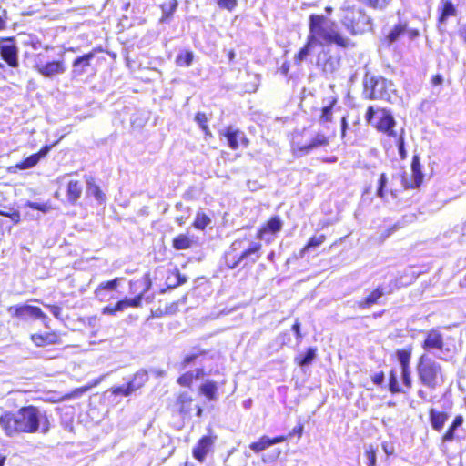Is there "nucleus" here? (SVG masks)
<instances>
[{
    "label": "nucleus",
    "mask_w": 466,
    "mask_h": 466,
    "mask_svg": "<svg viewBox=\"0 0 466 466\" xmlns=\"http://www.w3.org/2000/svg\"><path fill=\"white\" fill-rule=\"evenodd\" d=\"M220 134L227 138L228 147L233 150H237L240 146L247 147L249 144L245 133L234 127H226Z\"/></svg>",
    "instance_id": "nucleus-10"
},
{
    "label": "nucleus",
    "mask_w": 466,
    "mask_h": 466,
    "mask_svg": "<svg viewBox=\"0 0 466 466\" xmlns=\"http://www.w3.org/2000/svg\"><path fill=\"white\" fill-rule=\"evenodd\" d=\"M292 331L296 335L298 343H300L301 339H302V334L300 332V323H299V321L298 319L295 321V323L292 326Z\"/></svg>",
    "instance_id": "nucleus-57"
},
{
    "label": "nucleus",
    "mask_w": 466,
    "mask_h": 466,
    "mask_svg": "<svg viewBox=\"0 0 466 466\" xmlns=\"http://www.w3.org/2000/svg\"><path fill=\"white\" fill-rule=\"evenodd\" d=\"M400 377L402 384L408 390L412 387V378L410 368L400 369Z\"/></svg>",
    "instance_id": "nucleus-46"
},
{
    "label": "nucleus",
    "mask_w": 466,
    "mask_h": 466,
    "mask_svg": "<svg viewBox=\"0 0 466 466\" xmlns=\"http://www.w3.org/2000/svg\"><path fill=\"white\" fill-rule=\"evenodd\" d=\"M330 44H336L342 48H348L351 46L350 40L336 29L335 23L323 15H310L307 41L295 55L294 63L299 66L304 62L317 46Z\"/></svg>",
    "instance_id": "nucleus-1"
},
{
    "label": "nucleus",
    "mask_w": 466,
    "mask_h": 466,
    "mask_svg": "<svg viewBox=\"0 0 466 466\" xmlns=\"http://www.w3.org/2000/svg\"><path fill=\"white\" fill-rule=\"evenodd\" d=\"M193 244L194 240L187 234H179L172 241V246L176 250L188 249Z\"/></svg>",
    "instance_id": "nucleus-34"
},
{
    "label": "nucleus",
    "mask_w": 466,
    "mask_h": 466,
    "mask_svg": "<svg viewBox=\"0 0 466 466\" xmlns=\"http://www.w3.org/2000/svg\"><path fill=\"white\" fill-rule=\"evenodd\" d=\"M0 215L9 218L14 223H18L20 221V213L18 211H14L12 213L0 211Z\"/></svg>",
    "instance_id": "nucleus-56"
},
{
    "label": "nucleus",
    "mask_w": 466,
    "mask_h": 466,
    "mask_svg": "<svg viewBox=\"0 0 466 466\" xmlns=\"http://www.w3.org/2000/svg\"><path fill=\"white\" fill-rule=\"evenodd\" d=\"M1 58L11 67L16 68L19 66L18 47L14 38H5L0 41Z\"/></svg>",
    "instance_id": "nucleus-9"
},
{
    "label": "nucleus",
    "mask_w": 466,
    "mask_h": 466,
    "mask_svg": "<svg viewBox=\"0 0 466 466\" xmlns=\"http://www.w3.org/2000/svg\"><path fill=\"white\" fill-rule=\"evenodd\" d=\"M407 30V22L400 20L399 23L390 31L387 39L390 44L396 42Z\"/></svg>",
    "instance_id": "nucleus-37"
},
{
    "label": "nucleus",
    "mask_w": 466,
    "mask_h": 466,
    "mask_svg": "<svg viewBox=\"0 0 466 466\" xmlns=\"http://www.w3.org/2000/svg\"><path fill=\"white\" fill-rule=\"evenodd\" d=\"M464 419L461 415H457L448 430L442 436V442H451L456 438V431L463 424Z\"/></svg>",
    "instance_id": "nucleus-31"
},
{
    "label": "nucleus",
    "mask_w": 466,
    "mask_h": 466,
    "mask_svg": "<svg viewBox=\"0 0 466 466\" xmlns=\"http://www.w3.org/2000/svg\"><path fill=\"white\" fill-rule=\"evenodd\" d=\"M194 379H193V373L190 372V370L183 373L182 375H180L178 378H177V383L180 385V386H183V387H191L192 385V382H193Z\"/></svg>",
    "instance_id": "nucleus-48"
},
{
    "label": "nucleus",
    "mask_w": 466,
    "mask_h": 466,
    "mask_svg": "<svg viewBox=\"0 0 466 466\" xmlns=\"http://www.w3.org/2000/svg\"><path fill=\"white\" fill-rule=\"evenodd\" d=\"M340 23L351 35L362 34L371 28L370 17L360 7H345L340 11Z\"/></svg>",
    "instance_id": "nucleus-5"
},
{
    "label": "nucleus",
    "mask_w": 466,
    "mask_h": 466,
    "mask_svg": "<svg viewBox=\"0 0 466 466\" xmlns=\"http://www.w3.org/2000/svg\"><path fill=\"white\" fill-rule=\"evenodd\" d=\"M211 223V218L204 212L198 211L196 215L193 226L197 229L204 230Z\"/></svg>",
    "instance_id": "nucleus-40"
},
{
    "label": "nucleus",
    "mask_w": 466,
    "mask_h": 466,
    "mask_svg": "<svg viewBox=\"0 0 466 466\" xmlns=\"http://www.w3.org/2000/svg\"><path fill=\"white\" fill-rule=\"evenodd\" d=\"M86 185H87V190L88 192L95 197V198L99 201L103 202L106 198L105 194L101 191L99 186H97L95 182L93 177H88L86 178Z\"/></svg>",
    "instance_id": "nucleus-38"
},
{
    "label": "nucleus",
    "mask_w": 466,
    "mask_h": 466,
    "mask_svg": "<svg viewBox=\"0 0 466 466\" xmlns=\"http://www.w3.org/2000/svg\"><path fill=\"white\" fill-rule=\"evenodd\" d=\"M365 456L367 458V466H376L377 457L376 450L372 445H369L365 450Z\"/></svg>",
    "instance_id": "nucleus-47"
},
{
    "label": "nucleus",
    "mask_w": 466,
    "mask_h": 466,
    "mask_svg": "<svg viewBox=\"0 0 466 466\" xmlns=\"http://www.w3.org/2000/svg\"><path fill=\"white\" fill-rule=\"evenodd\" d=\"M384 373L382 371L376 373L372 376V382L376 385H382L384 382Z\"/></svg>",
    "instance_id": "nucleus-58"
},
{
    "label": "nucleus",
    "mask_w": 466,
    "mask_h": 466,
    "mask_svg": "<svg viewBox=\"0 0 466 466\" xmlns=\"http://www.w3.org/2000/svg\"><path fill=\"white\" fill-rule=\"evenodd\" d=\"M396 357L400 365V369L410 368V357H411L410 350H399L396 352Z\"/></svg>",
    "instance_id": "nucleus-41"
},
{
    "label": "nucleus",
    "mask_w": 466,
    "mask_h": 466,
    "mask_svg": "<svg viewBox=\"0 0 466 466\" xmlns=\"http://www.w3.org/2000/svg\"><path fill=\"white\" fill-rule=\"evenodd\" d=\"M199 391L210 401L218 400V385L213 380H207L204 381L199 387Z\"/></svg>",
    "instance_id": "nucleus-27"
},
{
    "label": "nucleus",
    "mask_w": 466,
    "mask_h": 466,
    "mask_svg": "<svg viewBox=\"0 0 466 466\" xmlns=\"http://www.w3.org/2000/svg\"><path fill=\"white\" fill-rule=\"evenodd\" d=\"M206 352L199 349H194L192 352L186 354L180 363V369L186 370L190 365H201L202 359L205 357Z\"/></svg>",
    "instance_id": "nucleus-23"
},
{
    "label": "nucleus",
    "mask_w": 466,
    "mask_h": 466,
    "mask_svg": "<svg viewBox=\"0 0 466 466\" xmlns=\"http://www.w3.org/2000/svg\"><path fill=\"white\" fill-rule=\"evenodd\" d=\"M393 84L380 76L366 73L363 78V94L370 100L390 101Z\"/></svg>",
    "instance_id": "nucleus-6"
},
{
    "label": "nucleus",
    "mask_w": 466,
    "mask_h": 466,
    "mask_svg": "<svg viewBox=\"0 0 466 466\" xmlns=\"http://www.w3.org/2000/svg\"><path fill=\"white\" fill-rule=\"evenodd\" d=\"M325 236L324 235H319L318 237L314 236L312 237L309 242L307 243V245L301 249L300 251V257L303 258L305 253L311 248H316V247H319L320 246L324 240H325Z\"/></svg>",
    "instance_id": "nucleus-42"
},
{
    "label": "nucleus",
    "mask_w": 466,
    "mask_h": 466,
    "mask_svg": "<svg viewBox=\"0 0 466 466\" xmlns=\"http://www.w3.org/2000/svg\"><path fill=\"white\" fill-rule=\"evenodd\" d=\"M444 342L442 335L434 329L430 330L427 333L426 339L423 342V349L426 351H432L433 350H441L443 349Z\"/></svg>",
    "instance_id": "nucleus-18"
},
{
    "label": "nucleus",
    "mask_w": 466,
    "mask_h": 466,
    "mask_svg": "<svg viewBox=\"0 0 466 466\" xmlns=\"http://www.w3.org/2000/svg\"><path fill=\"white\" fill-rule=\"evenodd\" d=\"M377 119L375 127L379 131L384 132L389 137H397V133L393 130L396 122L390 111L381 110L378 113Z\"/></svg>",
    "instance_id": "nucleus-11"
},
{
    "label": "nucleus",
    "mask_w": 466,
    "mask_h": 466,
    "mask_svg": "<svg viewBox=\"0 0 466 466\" xmlns=\"http://www.w3.org/2000/svg\"><path fill=\"white\" fill-rule=\"evenodd\" d=\"M262 244L250 234L236 238L224 253V263L228 269L255 264L261 257Z\"/></svg>",
    "instance_id": "nucleus-3"
},
{
    "label": "nucleus",
    "mask_w": 466,
    "mask_h": 466,
    "mask_svg": "<svg viewBox=\"0 0 466 466\" xmlns=\"http://www.w3.org/2000/svg\"><path fill=\"white\" fill-rule=\"evenodd\" d=\"M31 339L35 346L45 347L57 344L59 342V336L55 332H46L45 334H33Z\"/></svg>",
    "instance_id": "nucleus-21"
},
{
    "label": "nucleus",
    "mask_w": 466,
    "mask_h": 466,
    "mask_svg": "<svg viewBox=\"0 0 466 466\" xmlns=\"http://www.w3.org/2000/svg\"><path fill=\"white\" fill-rule=\"evenodd\" d=\"M134 392L133 390L130 389L129 383L127 385L117 386L115 388H112V393L114 395H123V396H129Z\"/></svg>",
    "instance_id": "nucleus-49"
},
{
    "label": "nucleus",
    "mask_w": 466,
    "mask_h": 466,
    "mask_svg": "<svg viewBox=\"0 0 466 466\" xmlns=\"http://www.w3.org/2000/svg\"><path fill=\"white\" fill-rule=\"evenodd\" d=\"M285 440L286 437L284 436H277L274 438L263 436L258 441L252 442L249 448L255 452H260L274 444L283 442Z\"/></svg>",
    "instance_id": "nucleus-20"
},
{
    "label": "nucleus",
    "mask_w": 466,
    "mask_h": 466,
    "mask_svg": "<svg viewBox=\"0 0 466 466\" xmlns=\"http://www.w3.org/2000/svg\"><path fill=\"white\" fill-rule=\"evenodd\" d=\"M7 311L12 316L19 319H24L26 316L41 319L46 318V315L42 311L40 308L31 305L11 306L8 308Z\"/></svg>",
    "instance_id": "nucleus-12"
},
{
    "label": "nucleus",
    "mask_w": 466,
    "mask_h": 466,
    "mask_svg": "<svg viewBox=\"0 0 466 466\" xmlns=\"http://www.w3.org/2000/svg\"><path fill=\"white\" fill-rule=\"evenodd\" d=\"M397 146H398V152H399L400 157L401 159H405L407 157V151L405 149V142H404V137H402V135H400L399 137Z\"/></svg>",
    "instance_id": "nucleus-53"
},
{
    "label": "nucleus",
    "mask_w": 466,
    "mask_h": 466,
    "mask_svg": "<svg viewBox=\"0 0 466 466\" xmlns=\"http://www.w3.org/2000/svg\"><path fill=\"white\" fill-rule=\"evenodd\" d=\"M417 374L420 383L430 390H435L445 382L441 365L426 354L421 355L419 360Z\"/></svg>",
    "instance_id": "nucleus-4"
},
{
    "label": "nucleus",
    "mask_w": 466,
    "mask_h": 466,
    "mask_svg": "<svg viewBox=\"0 0 466 466\" xmlns=\"http://www.w3.org/2000/svg\"><path fill=\"white\" fill-rule=\"evenodd\" d=\"M393 289L390 285H379L373 291H371L363 299L357 302L359 309H365L370 308L372 305L378 303L379 299L385 294L391 293Z\"/></svg>",
    "instance_id": "nucleus-13"
},
{
    "label": "nucleus",
    "mask_w": 466,
    "mask_h": 466,
    "mask_svg": "<svg viewBox=\"0 0 466 466\" xmlns=\"http://www.w3.org/2000/svg\"><path fill=\"white\" fill-rule=\"evenodd\" d=\"M147 380V371L146 370L141 369L135 373L133 379L128 383L130 385V389L136 391L138 389H140Z\"/></svg>",
    "instance_id": "nucleus-36"
},
{
    "label": "nucleus",
    "mask_w": 466,
    "mask_h": 466,
    "mask_svg": "<svg viewBox=\"0 0 466 466\" xmlns=\"http://www.w3.org/2000/svg\"><path fill=\"white\" fill-rule=\"evenodd\" d=\"M211 446V440L209 437H203L198 442V445L193 449V456L199 461H203Z\"/></svg>",
    "instance_id": "nucleus-28"
},
{
    "label": "nucleus",
    "mask_w": 466,
    "mask_h": 466,
    "mask_svg": "<svg viewBox=\"0 0 466 466\" xmlns=\"http://www.w3.org/2000/svg\"><path fill=\"white\" fill-rule=\"evenodd\" d=\"M283 227V221L279 216L272 217L257 233V238L259 240L267 239V235H275L279 232Z\"/></svg>",
    "instance_id": "nucleus-17"
},
{
    "label": "nucleus",
    "mask_w": 466,
    "mask_h": 466,
    "mask_svg": "<svg viewBox=\"0 0 466 466\" xmlns=\"http://www.w3.org/2000/svg\"><path fill=\"white\" fill-rule=\"evenodd\" d=\"M0 426L7 436L19 433H46L50 424L47 416L35 406L22 407L15 412L5 411L0 416Z\"/></svg>",
    "instance_id": "nucleus-2"
},
{
    "label": "nucleus",
    "mask_w": 466,
    "mask_h": 466,
    "mask_svg": "<svg viewBox=\"0 0 466 466\" xmlns=\"http://www.w3.org/2000/svg\"><path fill=\"white\" fill-rule=\"evenodd\" d=\"M385 187H383V186L378 185L377 191H376V195H377V197H378V198H380V199H384V198H385Z\"/></svg>",
    "instance_id": "nucleus-63"
},
{
    "label": "nucleus",
    "mask_w": 466,
    "mask_h": 466,
    "mask_svg": "<svg viewBox=\"0 0 466 466\" xmlns=\"http://www.w3.org/2000/svg\"><path fill=\"white\" fill-rule=\"evenodd\" d=\"M34 69L46 78H54L63 75L66 71L64 60L45 61L44 55L39 53L35 56Z\"/></svg>",
    "instance_id": "nucleus-7"
},
{
    "label": "nucleus",
    "mask_w": 466,
    "mask_h": 466,
    "mask_svg": "<svg viewBox=\"0 0 466 466\" xmlns=\"http://www.w3.org/2000/svg\"><path fill=\"white\" fill-rule=\"evenodd\" d=\"M50 313L56 319H60L62 309L56 305L48 306Z\"/></svg>",
    "instance_id": "nucleus-60"
},
{
    "label": "nucleus",
    "mask_w": 466,
    "mask_h": 466,
    "mask_svg": "<svg viewBox=\"0 0 466 466\" xmlns=\"http://www.w3.org/2000/svg\"><path fill=\"white\" fill-rule=\"evenodd\" d=\"M82 184L76 180H70L67 185V199L70 203L75 204L81 197Z\"/></svg>",
    "instance_id": "nucleus-32"
},
{
    "label": "nucleus",
    "mask_w": 466,
    "mask_h": 466,
    "mask_svg": "<svg viewBox=\"0 0 466 466\" xmlns=\"http://www.w3.org/2000/svg\"><path fill=\"white\" fill-rule=\"evenodd\" d=\"M195 121L199 125L201 129L204 130L206 134H209V130L207 126L208 118L205 113H197V115L195 116Z\"/></svg>",
    "instance_id": "nucleus-50"
},
{
    "label": "nucleus",
    "mask_w": 466,
    "mask_h": 466,
    "mask_svg": "<svg viewBox=\"0 0 466 466\" xmlns=\"http://www.w3.org/2000/svg\"><path fill=\"white\" fill-rule=\"evenodd\" d=\"M329 145V138L323 133L318 132L309 144H305L299 147V150L305 154L309 153L311 150L327 147Z\"/></svg>",
    "instance_id": "nucleus-22"
},
{
    "label": "nucleus",
    "mask_w": 466,
    "mask_h": 466,
    "mask_svg": "<svg viewBox=\"0 0 466 466\" xmlns=\"http://www.w3.org/2000/svg\"><path fill=\"white\" fill-rule=\"evenodd\" d=\"M50 149H51L50 146H45L44 147H42L40 149V151L38 153H35V155H37V157H39V160H40L42 157H46L48 154Z\"/></svg>",
    "instance_id": "nucleus-61"
},
{
    "label": "nucleus",
    "mask_w": 466,
    "mask_h": 466,
    "mask_svg": "<svg viewBox=\"0 0 466 466\" xmlns=\"http://www.w3.org/2000/svg\"><path fill=\"white\" fill-rule=\"evenodd\" d=\"M26 206L33 209L39 210L43 213H47L51 209L50 205H48L47 203H37V202L28 201L26 203Z\"/></svg>",
    "instance_id": "nucleus-52"
},
{
    "label": "nucleus",
    "mask_w": 466,
    "mask_h": 466,
    "mask_svg": "<svg viewBox=\"0 0 466 466\" xmlns=\"http://www.w3.org/2000/svg\"><path fill=\"white\" fill-rule=\"evenodd\" d=\"M129 285L131 292H136L138 289H142V290L137 295L141 296L142 300L144 294L150 289L152 281L149 274L147 273L140 279L130 281Z\"/></svg>",
    "instance_id": "nucleus-25"
},
{
    "label": "nucleus",
    "mask_w": 466,
    "mask_h": 466,
    "mask_svg": "<svg viewBox=\"0 0 466 466\" xmlns=\"http://www.w3.org/2000/svg\"><path fill=\"white\" fill-rule=\"evenodd\" d=\"M337 103L338 98L336 96H329L323 99V107L319 117V123L326 128H329L328 124L332 122L333 109Z\"/></svg>",
    "instance_id": "nucleus-16"
},
{
    "label": "nucleus",
    "mask_w": 466,
    "mask_h": 466,
    "mask_svg": "<svg viewBox=\"0 0 466 466\" xmlns=\"http://www.w3.org/2000/svg\"><path fill=\"white\" fill-rule=\"evenodd\" d=\"M39 162V157L37 155L33 154L26 158H25L21 163L17 165V167L20 169H28L35 167Z\"/></svg>",
    "instance_id": "nucleus-44"
},
{
    "label": "nucleus",
    "mask_w": 466,
    "mask_h": 466,
    "mask_svg": "<svg viewBox=\"0 0 466 466\" xmlns=\"http://www.w3.org/2000/svg\"><path fill=\"white\" fill-rule=\"evenodd\" d=\"M190 372L193 373L194 380L203 379L207 375V372L205 371V369L202 366L190 370Z\"/></svg>",
    "instance_id": "nucleus-55"
},
{
    "label": "nucleus",
    "mask_w": 466,
    "mask_h": 466,
    "mask_svg": "<svg viewBox=\"0 0 466 466\" xmlns=\"http://www.w3.org/2000/svg\"><path fill=\"white\" fill-rule=\"evenodd\" d=\"M459 35L466 43V25L461 26L459 30Z\"/></svg>",
    "instance_id": "nucleus-64"
},
{
    "label": "nucleus",
    "mask_w": 466,
    "mask_h": 466,
    "mask_svg": "<svg viewBox=\"0 0 466 466\" xmlns=\"http://www.w3.org/2000/svg\"><path fill=\"white\" fill-rule=\"evenodd\" d=\"M410 39H414L419 36V31L417 29H411L407 26L406 32Z\"/></svg>",
    "instance_id": "nucleus-62"
},
{
    "label": "nucleus",
    "mask_w": 466,
    "mask_h": 466,
    "mask_svg": "<svg viewBox=\"0 0 466 466\" xmlns=\"http://www.w3.org/2000/svg\"><path fill=\"white\" fill-rule=\"evenodd\" d=\"M373 9L383 10L388 5V0H357Z\"/></svg>",
    "instance_id": "nucleus-45"
},
{
    "label": "nucleus",
    "mask_w": 466,
    "mask_h": 466,
    "mask_svg": "<svg viewBox=\"0 0 466 466\" xmlns=\"http://www.w3.org/2000/svg\"><path fill=\"white\" fill-rule=\"evenodd\" d=\"M429 419L432 429L441 431L449 419V414L431 408L429 410Z\"/></svg>",
    "instance_id": "nucleus-19"
},
{
    "label": "nucleus",
    "mask_w": 466,
    "mask_h": 466,
    "mask_svg": "<svg viewBox=\"0 0 466 466\" xmlns=\"http://www.w3.org/2000/svg\"><path fill=\"white\" fill-rule=\"evenodd\" d=\"M317 357V348L309 347L305 353L299 354L295 357L294 361L300 367L309 366Z\"/></svg>",
    "instance_id": "nucleus-29"
},
{
    "label": "nucleus",
    "mask_w": 466,
    "mask_h": 466,
    "mask_svg": "<svg viewBox=\"0 0 466 466\" xmlns=\"http://www.w3.org/2000/svg\"><path fill=\"white\" fill-rule=\"evenodd\" d=\"M389 390L392 394L397 393H405L406 390H404L398 380V375L397 372L394 370H391L390 372V380H389Z\"/></svg>",
    "instance_id": "nucleus-39"
},
{
    "label": "nucleus",
    "mask_w": 466,
    "mask_h": 466,
    "mask_svg": "<svg viewBox=\"0 0 466 466\" xmlns=\"http://www.w3.org/2000/svg\"><path fill=\"white\" fill-rule=\"evenodd\" d=\"M194 55L191 51L181 52L177 55L176 63L178 66H189L193 62Z\"/></svg>",
    "instance_id": "nucleus-43"
},
{
    "label": "nucleus",
    "mask_w": 466,
    "mask_h": 466,
    "mask_svg": "<svg viewBox=\"0 0 466 466\" xmlns=\"http://www.w3.org/2000/svg\"><path fill=\"white\" fill-rule=\"evenodd\" d=\"M119 281L120 279L115 278L112 280L101 282L95 290L96 297L103 300L106 297L105 291L115 290L118 287Z\"/></svg>",
    "instance_id": "nucleus-33"
},
{
    "label": "nucleus",
    "mask_w": 466,
    "mask_h": 466,
    "mask_svg": "<svg viewBox=\"0 0 466 466\" xmlns=\"http://www.w3.org/2000/svg\"><path fill=\"white\" fill-rule=\"evenodd\" d=\"M95 58V52H89L77 56L72 63L71 75L73 78L79 77L87 72L91 61Z\"/></svg>",
    "instance_id": "nucleus-14"
},
{
    "label": "nucleus",
    "mask_w": 466,
    "mask_h": 466,
    "mask_svg": "<svg viewBox=\"0 0 466 466\" xmlns=\"http://www.w3.org/2000/svg\"><path fill=\"white\" fill-rule=\"evenodd\" d=\"M175 279H176V282L174 283H169L168 284V288L169 289H174L179 285H182L184 283L187 282V278L183 275L180 274V272L178 270H177L176 274H175Z\"/></svg>",
    "instance_id": "nucleus-54"
},
{
    "label": "nucleus",
    "mask_w": 466,
    "mask_h": 466,
    "mask_svg": "<svg viewBox=\"0 0 466 466\" xmlns=\"http://www.w3.org/2000/svg\"><path fill=\"white\" fill-rule=\"evenodd\" d=\"M177 404L179 406V412L183 416L191 415L193 399L187 391H183L177 396Z\"/></svg>",
    "instance_id": "nucleus-24"
},
{
    "label": "nucleus",
    "mask_w": 466,
    "mask_h": 466,
    "mask_svg": "<svg viewBox=\"0 0 466 466\" xmlns=\"http://www.w3.org/2000/svg\"><path fill=\"white\" fill-rule=\"evenodd\" d=\"M6 26V11L0 6V30Z\"/></svg>",
    "instance_id": "nucleus-59"
},
{
    "label": "nucleus",
    "mask_w": 466,
    "mask_h": 466,
    "mask_svg": "<svg viewBox=\"0 0 466 466\" xmlns=\"http://www.w3.org/2000/svg\"><path fill=\"white\" fill-rule=\"evenodd\" d=\"M412 172V184L410 187H419L423 181V173L421 171V165L418 155H414L411 161Z\"/></svg>",
    "instance_id": "nucleus-26"
},
{
    "label": "nucleus",
    "mask_w": 466,
    "mask_h": 466,
    "mask_svg": "<svg viewBox=\"0 0 466 466\" xmlns=\"http://www.w3.org/2000/svg\"><path fill=\"white\" fill-rule=\"evenodd\" d=\"M141 306V296H135L134 298H125L117 301L114 306H106L103 309V314L115 315L118 311H123L126 309L138 308Z\"/></svg>",
    "instance_id": "nucleus-15"
},
{
    "label": "nucleus",
    "mask_w": 466,
    "mask_h": 466,
    "mask_svg": "<svg viewBox=\"0 0 466 466\" xmlns=\"http://www.w3.org/2000/svg\"><path fill=\"white\" fill-rule=\"evenodd\" d=\"M457 14L456 7L451 0H441V14L439 16V24L446 23L450 16H454Z\"/></svg>",
    "instance_id": "nucleus-30"
},
{
    "label": "nucleus",
    "mask_w": 466,
    "mask_h": 466,
    "mask_svg": "<svg viewBox=\"0 0 466 466\" xmlns=\"http://www.w3.org/2000/svg\"><path fill=\"white\" fill-rule=\"evenodd\" d=\"M217 4L220 8L226 9V10L231 12L237 7L238 1L237 0H217Z\"/></svg>",
    "instance_id": "nucleus-51"
},
{
    "label": "nucleus",
    "mask_w": 466,
    "mask_h": 466,
    "mask_svg": "<svg viewBox=\"0 0 466 466\" xmlns=\"http://www.w3.org/2000/svg\"><path fill=\"white\" fill-rule=\"evenodd\" d=\"M177 0H169L160 5L162 11V16L160 18L161 23H167L172 17L173 14L177 8Z\"/></svg>",
    "instance_id": "nucleus-35"
},
{
    "label": "nucleus",
    "mask_w": 466,
    "mask_h": 466,
    "mask_svg": "<svg viewBox=\"0 0 466 466\" xmlns=\"http://www.w3.org/2000/svg\"><path fill=\"white\" fill-rule=\"evenodd\" d=\"M319 46L320 49L316 56V65L325 74H332L339 66V58L331 55L329 45Z\"/></svg>",
    "instance_id": "nucleus-8"
}]
</instances>
